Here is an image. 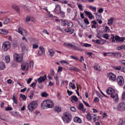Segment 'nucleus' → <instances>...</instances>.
Here are the masks:
<instances>
[{
	"instance_id": "obj_1",
	"label": "nucleus",
	"mask_w": 125,
	"mask_h": 125,
	"mask_svg": "<svg viewBox=\"0 0 125 125\" xmlns=\"http://www.w3.org/2000/svg\"><path fill=\"white\" fill-rule=\"evenodd\" d=\"M106 92L108 94L111 95V97L114 99L115 102L118 100V95L115 93V91L113 89L111 88H108Z\"/></svg>"
},
{
	"instance_id": "obj_2",
	"label": "nucleus",
	"mask_w": 125,
	"mask_h": 125,
	"mask_svg": "<svg viewBox=\"0 0 125 125\" xmlns=\"http://www.w3.org/2000/svg\"><path fill=\"white\" fill-rule=\"evenodd\" d=\"M62 119L63 121L66 123H69L72 119L71 115L69 113L66 112L63 114Z\"/></svg>"
},
{
	"instance_id": "obj_3",
	"label": "nucleus",
	"mask_w": 125,
	"mask_h": 125,
	"mask_svg": "<svg viewBox=\"0 0 125 125\" xmlns=\"http://www.w3.org/2000/svg\"><path fill=\"white\" fill-rule=\"evenodd\" d=\"M37 105L38 104L36 102H31L28 105V109L30 112H32L37 107Z\"/></svg>"
},
{
	"instance_id": "obj_4",
	"label": "nucleus",
	"mask_w": 125,
	"mask_h": 125,
	"mask_svg": "<svg viewBox=\"0 0 125 125\" xmlns=\"http://www.w3.org/2000/svg\"><path fill=\"white\" fill-rule=\"evenodd\" d=\"M11 47L10 43L9 42H5L3 43L2 48L5 51L10 49Z\"/></svg>"
},
{
	"instance_id": "obj_5",
	"label": "nucleus",
	"mask_w": 125,
	"mask_h": 125,
	"mask_svg": "<svg viewBox=\"0 0 125 125\" xmlns=\"http://www.w3.org/2000/svg\"><path fill=\"white\" fill-rule=\"evenodd\" d=\"M117 81L118 84L119 86H122L124 84V79L122 76H118L117 78Z\"/></svg>"
},
{
	"instance_id": "obj_6",
	"label": "nucleus",
	"mask_w": 125,
	"mask_h": 125,
	"mask_svg": "<svg viewBox=\"0 0 125 125\" xmlns=\"http://www.w3.org/2000/svg\"><path fill=\"white\" fill-rule=\"evenodd\" d=\"M14 59L16 62H21L22 60V55L15 53L14 55Z\"/></svg>"
},
{
	"instance_id": "obj_7",
	"label": "nucleus",
	"mask_w": 125,
	"mask_h": 125,
	"mask_svg": "<svg viewBox=\"0 0 125 125\" xmlns=\"http://www.w3.org/2000/svg\"><path fill=\"white\" fill-rule=\"evenodd\" d=\"M54 106V104L50 100H46V104L44 105V107L47 108H52Z\"/></svg>"
},
{
	"instance_id": "obj_8",
	"label": "nucleus",
	"mask_w": 125,
	"mask_h": 125,
	"mask_svg": "<svg viewBox=\"0 0 125 125\" xmlns=\"http://www.w3.org/2000/svg\"><path fill=\"white\" fill-rule=\"evenodd\" d=\"M117 109L119 111H125V104L123 102L119 104L118 105Z\"/></svg>"
},
{
	"instance_id": "obj_9",
	"label": "nucleus",
	"mask_w": 125,
	"mask_h": 125,
	"mask_svg": "<svg viewBox=\"0 0 125 125\" xmlns=\"http://www.w3.org/2000/svg\"><path fill=\"white\" fill-rule=\"evenodd\" d=\"M107 77H109L110 80L113 82L115 81L116 80V76L112 73H107Z\"/></svg>"
},
{
	"instance_id": "obj_10",
	"label": "nucleus",
	"mask_w": 125,
	"mask_h": 125,
	"mask_svg": "<svg viewBox=\"0 0 125 125\" xmlns=\"http://www.w3.org/2000/svg\"><path fill=\"white\" fill-rule=\"evenodd\" d=\"M17 31L23 36H25L27 35V33L25 30L21 27L18 28Z\"/></svg>"
},
{
	"instance_id": "obj_11",
	"label": "nucleus",
	"mask_w": 125,
	"mask_h": 125,
	"mask_svg": "<svg viewBox=\"0 0 125 125\" xmlns=\"http://www.w3.org/2000/svg\"><path fill=\"white\" fill-rule=\"evenodd\" d=\"M28 63L27 62H24L22 63L21 67L23 70H27L28 69Z\"/></svg>"
},
{
	"instance_id": "obj_12",
	"label": "nucleus",
	"mask_w": 125,
	"mask_h": 125,
	"mask_svg": "<svg viewBox=\"0 0 125 125\" xmlns=\"http://www.w3.org/2000/svg\"><path fill=\"white\" fill-rule=\"evenodd\" d=\"M47 79L46 75H45L43 76H41L38 79V81L39 83L43 82Z\"/></svg>"
},
{
	"instance_id": "obj_13",
	"label": "nucleus",
	"mask_w": 125,
	"mask_h": 125,
	"mask_svg": "<svg viewBox=\"0 0 125 125\" xmlns=\"http://www.w3.org/2000/svg\"><path fill=\"white\" fill-rule=\"evenodd\" d=\"M61 7L58 4L56 5L55 8L54 10V11L59 13V12L61 11Z\"/></svg>"
},
{
	"instance_id": "obj_14",
	"label": "nucleus",
	"mask_w": 125,
	"mask_h": 125,
	"mask_svg": "<svg viewBox=\"0 0 125 125\" xmlns=\"http://www.w3.org/2000/svg\"><path fill=\"white\" fill-rule=\"evenodd\" d=\"M115 40L117 41L121 42L124 41V39L123 37H120L119 36H115Z\"/></svg>"
},
{
	"instance_id": "obj_15",
	"label": "nucleus",
	"mask_w": 125,
	"mask_h": 125,
	"mask_svg": "<svg viewBox=\"0 0 125 125\" xmlns=\"http://www.w3.org/2000/svg\"><path fill=\"white\" fill-rule=\"evenodd\" d=\"M78 109L82 110L84 112H85L86 110V109H84L83 105L82 103H80L79 105V107Z\"/></svg>"
},
{
	"instance_id": "obj_16",
	"label": "nucleus",
	"mask_w": 125,
	"mask_h": 125,
	"mask_svg": "<svg viewBox=\"0 0 125 125\" xmlns=\"http://www.w3.org/2000/svg\"><path fill=\"white\" fill-rule=\"evenodd\" d=\"M12 9L16 10L19 13L20 11L19 7L15 4H12Z\"/></svg>"
},
{
	"instance_id": "obj_17",
	"label": "nucleus",
	"mask_w": 125,
	"mask_h": 125,
	"mask_svg": "<svg viewBox=\"0 0 125 125\" xmlns=\"http://www.w3.org/2000/svg\"><path fill=\"white\" fill-rule=\"evenodd\" d=\"M73 120L74 122L76 123H81L82 122L81 118L78 117H75L74 119Z\"/></svg>"
},
{
	"instance_id": "obj_18",
	"label": "nucleus",
	"mask_w": 125,
	"mask_h": 125,
	"mask_svg": "<svg viewBox=\"0 0 125 125\" xmlns=\"http://www.w3.org/2000/svg\"><path fill=\"white\" fill-rule=\"evenodd\" d=\"M48 52L49 53V55L51 57H52L54 53V51L52 49H50L48 50Z\"/></svg>"
},
{
	"instance_id": "obj_19",
	"label": "nucleus",
	"mask_w": 125,
	"mask_h": 125,
	"mask_svg": "<svg viewBox=\"0 0 125 125\" xmlns=\"http://www.w3.org/2000/svg\"><path fill=\"white\" fill-rule=\"evenodd\" d=\"M54 110L55 112H57L58 113L61 112V108L60 107L57 106L54 107Z\"/></svg>"
},
{
	"instance_id": "obj_20",
	"label": "nucleus",
	"mask_w": 125,
	"mask_h": 125,
	"mask_svg": "<svg viewBox=\"0 0 125 125\" xmlns=\"http://www.w3.org/2000/svg\"><path fill=\"white\" fill-rule=\"evenodd\" d=\"M5 68V65L4 62H0V69L2 70Z\"/></svg>"
},
{
	"instance_id": "obj_21",
	"label": "nucleus",
	"mask_w": 125,
	"mask_h": 125,
	"mask_svg": "<svg viewBox=\"0 0 125 125\" xmlns=\"http://www.w3.org/2000/svg\"><path fill=\"white\" fill-rule=\"evenodd\" d=\"M71 70H73L75 72H79L80 71V70L76 67L73 66L70 69Z\"/></svg>"
},
{
	"instance_id": "obj_22",
	"label": "nucleus",
	"mask_w": 125,
	"mask_h": 125,
	"mask_svg": "<svg viewBox=\"0 0 125 125\" xmlns=\"http://www.w3.org/2000/svg\"><path fill=\"white\" fill-rule=\"evenodd\" d=\"M5 61L6 62L8 63L10 62V58L9 56H6L5 58Z\"/></svg>"
},
{
	"instance_id": "obj_23",
	"label": "nucleus",
	"mask_w": 125,
	"mask_h": 125,
	"mask_svg": "<svg viewBox=\"0 0 125 125\" xmlns=\"http://www.w3.org/2000/svg\"><path fill=\"white\" fill-rule=\"evenodd\" d=\"M114 21V19L113 18L111 17V18L109 20H108V24L109 25H111Z\"/></svg>"
},
{
	"instance_id": "obj_24",
	"label": "nucleus",
	"mask_w": 125,
	"mask_h": 125,
	"mask_svg": "<svg viewBox=\"0 0 125 125\" xmlns=\"http://www.w3.org/2000/svg\"><path fill=\"white\" fill-rule=\"evenodd\" d=\"M71 97L72 99L71 100V101L72 102H73V100H74L75 102H76L78 101V99L76 96L75 95L73 96H72Z\"/></svg>"
},
{
	"instance_id": "obj_25",
	"label": "nucleus",
	"mask_w": 125,
	"mask_h": 125,
	"mask_svg": "<svg viewBox=\"0 0 125 125\" xmlns=\"http://www.w3.org/2000/svg\"><path fill=\"white\" fill-rule=\"evenodd\" d=\"M0 33L4 34H6L8 33V32L6 30L1 29L0 30Z\"/></svg>"
},
{
	"instance_id": "obj_26",
	"label": "nucleus",
	"mask_w": 125,
	"mask_h": 125,
	"mask_svg": "<svg viewBox=\"0 0 125 125\" xmlns=\"http://www.w3.org/2000/svg\"><path fill=\"white\" fill-rule=\"evenodd\" d=\"M94 69L98 71H100L101 69L100 67L99 66L95 65L94 67Z\"/></svg>"
},
{
	"instance_id": "obj_27",
	"label": "nucleus",
	"mask_w": 125,
	"mask_h": 125,
	"mask_svg": "<svg viewBox=\"0 0 125 125\" xmlns=\"http://www.w3.org/2000/svg\"><path fill=\"white\" fill-rule=\"evenodd\" d=\"M46 104V100L44 101L42 103L41 105V108L42 109H45V107H44V105Z\"/></svg>"
},
{
	"instance_id": "obj_28",
	"label": "nucleus",
	"mask_w": 125,
	"mask_h": 125,
	"mask_svg": "<svg viewBox=\"0 0 125 125\" xmlns=\"http://www.w3.org/2000/svg\"><path fill=\"white\" fill-rule=\"evenodd\" d=\"M39 48L40 50V51H41V52L42 54H45V52L44 49L42 46L39 47Z\"/></svg>"
},
{
	"instance_id": "obj_29",
	"label": "nucleus",
	"mask_w": 125,
	"mask_h": 125,
	"mask_svg": "<svg viewBox=\"0 0 125 125\" xmlns=\"http://www.w3.org/2000/svg\"><path fill=\"white\" fill-rule=\"evenodd\" d=\"M86 118L88 121H90L91 120V118L90 115V113H88L86 115Z\"/></svg>"
},
{
	"instance_id": "obj_30",
	"label": "nucleus",
	"mask_w": 125,
	"mask_h": 125,
	"mask_svg": "<svg viewBox=\"0 0 125 125\" xmlns=\"http://www.w3.org/2000/svg\"><path fill=\"white\" fill-rule=\"evenodd\" d=\"M69 85L71 86L73 89H74L75 88V84L74 83L72 84L71 82L69 83Z\"/></svg>"
},
{
	"instance_id": "obj_31",
	"label": "nucleus",
	"mask_w": 125,
	"mask_h": 125,
	"mask_svg": "<svg viewBox=\"0 0 125 125\" xmlns=\"http://www.w3.org/2000/svg\"><path fill=\"white\" fill-rule=\"evenodd\" d=\"M65 31L66 32H71V33L72 34L74 32V30H73L72 29L71 30H69L68 29H65Z\"/></svg>"
},
{
	"instance_id": "obj_32",
	"label": "nucleus",
	"mask_w": 125,
	"mask_h": 125,
	"mask_svg": "<svg viewBox=\"0 0 125 125\" xmlns=\"http://www.w3.org/2000/svg\"><path fill=\"white\" fill-rule=\"evenodd\" d=\"M67 22V21L64 20L61 23V25L62 26H64L66 25Z\"/></svg>"
},
{
	"instance_id": "obj_33",
	"label": "nucleus",
	"mask_w": 125,
	"mask_h": 125,
	"mask_svg": "<svg viewBox=\"0 0 125 125\" xmlns=\"http://www.w3.org/2000/svg\"><path fill=\"white\" fill-rule=\"evenodd\" d=\"M48 95V94L46 92L42 93L41 94V96L43 97H45L47 96Z\"/></svg>"
},
{
	"instance_id": "obj_34",
	"label": "nucleus",
	"mask_w": 125,
	"mask_h": 125,
	"mask_svg": "<svg viewBox=\"0 0 125 125\" xmlns=\"http://www.w3.org/2000/svg\"><path fill=\"white\" fill-rule=\"evenodd\" d=\"M10 19L9 18H7L4 21V24H7L9 23V21Z\"/></svg>"
},
{
	"instance_id": "obj_35",
	"label": "nucleus",
	"mask_w": 125,
	"mask_h": 125,
	"mask_svg": "<svg viewBox=\"0 0 125 125\" xmlns=\"http://www.w3.org/2000/svg\"><path fill=\"white\" fill-rule=\"evenodd\" d=\"M73 47H74L75 49H76V50H78L79 51H83L84 50V49H83L80 48L77 46H74Z\"/></svg>"
},
{
	"instance_id": "obj_36",
	"label": "nucleus",
	"mask_w": 125,
	"mask_h": 125,
	"mask_svg": "<svg viewBox=\"0 0 125 125\" xmlns=\"http://www.w3.org/2000/svg\"><path fill=\"white\" fill-rule=\"evenodd\" d=\"M123 119H120L118 123V125H123Z\"/></svg>"
},
{
	"instance_id": "obj_37",
	"label": "nucleus",
	"mask_w": 125,
	"mask_h": 125,
	"mask_svg": "<svg viewBox=\"0 0 125 125\" xmlns=\"http://www.w3.org/2000/svg\"><path fill=\"white\" fill-rule=\"evenodd\" d=\"M58 14H59L62 17H63L65 16L64 13L61 10L59 12Z\"/></svg>"
},
{
	"instance_id": "obj_38",
	"label": "nucleus",
	"mask_w": 125,
	"mask_h": 125,
	"mask_svg": "<svg viewBox=\"0 0 125 125\" xmlns=\"http://www.w3.org/2000/svg\"><path fill=\"white\" fill-rule=\"evenodd\" d=\"M122 99L123 101L125 100V91L122 94Z\"/></svg>"
},
{
	"instance_id": "obj_39",
	"label": "nucleus",
	"mask_w": 125,
	"mask_h": 125,
	"mask_svg": "<svg viewBox=\"0 0 125 125\" xmlns=\"http://www.w3.org/2000/svg\"><path fill=\"white\" fill-rule=\"evenodd\" d=\"M73 24L71 22H70L68 23V28H71Z\"/></svg>"
},
{
	"instance_id": "obj_40",
	"label": "nucleus",
	"mask_w": 125,
	"mask_h": 125,
	"mask_svg": "<svg viewBox=\"0 0 125 125\" xmlns=\"http://www.w3.org/2000/svg\"><path fill=\"white\" fill-rule=\"evenodd\" d=\"M12 100L13 101L14 103L17 104V100L15 99V97L14 95H13V96Z\"/></svg>"
},
{
	"instance_id": "obj_41",
	"label": "nucleus",
	"mask_w": 125,
	"mask_h": 125,
	"mask_svg": "<svg viewBox=\"0 0 125 125\" xmlns=\"http://www.w3.org/2000/svg\"><path fill=\"white\" fill-rule=\"evenodd\" d=\"M20 96L23 98L24 100L25 101L26 100V97L24 95H23L22 94H21L20 95Z\"/></svg>"
},
{
	"instance_id": "obj_42",
	"label": "nucleus",
	"mask_w": 125,
	"mask_h": 125,
	"mask_svg": "<svg viewBox=\"0 0 125 125\" xmlns=\"http://www.w3.org/2000/svg\"><path fill=\"white\" fill-rule=\"evenodd\" d=\"M36 85V84L35 83H31L30 85V86H31L32 87L33 89L35 88V87Z\"/></svg>"
},
{
	"instance_id": "obj_43",
	"label": "nucleus",
	"mask_w": 125,
	"mask_h": 125,
	"mask_svg": "<svg viewBox=\"0 0 125 125\" xmlns=\"http://www.w3.org/2000/svg\"><path fill=\"white\" fill-rule=\"evenodd\" d=\"M83 46L84 47H91V45L87 43H85L83 45Z\"/></svg>"
},
{
	"instance_id": "obj_44",
	"label": "nucleus",
	"mask_w": 125,
	"mask_h": 125,
	"mask_svg": "<svg viewBox=\"0 0 125 125\" xmlns=\"http://www.w3.org/2000/svg\"><path fill=\"white\" fill-rule=\"evenodd\" d=\"M84 22L87 24H89V21L87 19L85 18L84 19Z\"/></svg>"
},
{
	"instance_id": "obj_45",
	"label": "nucleus",
	"mask_w": 125,
	"mask_h": 125,
	"mask_svg": "<svg viewBox=\"0 0 125 125\" xmlns=\"http://www.w3.org/2000/svg\"><path fill=\"white\" fill-rule=\"evenodd\" d=\"M122 56V54L120 52H117L116 57H121Z\"/></svg>"
},
{
	"instance_id": "obj_46",
	"label": "nucleus",
	"mask_w": 125,
	"mask_h": 125,
	"mask_svg": "<svg viewBox=\"0 0 125 125\" xmlns=\"http://www.w3.org/2000/svg\"><path fill=\"white\" fill-rule=\"evenodd\" d=\"M103 37L105 38L106 39H107L108 38V36L107 34L105 33L104 34L103 36Z\"/></svg>"
},
{
	"instance_id": "obj_47",
	"label": "nucleus",
	"mask_w": 125,
	"mask_h": 125,
	"mask_svg": "<svg viewBox=\"0 0 125 125\" xmlns=\"http://www.w3.org/2000/svg\"><path fill=\"white\" fill-rule=\"evenodd\" d=\"M101 39V41H102V42L101 43V44H104L106 42V40H104V39H103L101 37L100 38Z\"/></svg>"
},
{
	"instance_id": "obj_48",
	"label": "nucleus",
	"mask_w": 125,
	"mask_h": 125,
	"mask_svg": "<svg viewBox=\"0 0 125 125\" xmlns=\"http://www.w3.org/2000/svg\"><path fill=\"white\" fill-rule=\"evenodd\" d=\"M111 39H112V42H115V40H114L115 39V36L113 35L112 34L111 35Z\"/></svg>"
},
{
	"instance_id": "obj_49",
	"label": "nucleus",
	"mask_w": 125,
	"mask_h": 125,
	"mask_svg": "<svg viewBox=\"0 0 125 125\" xmlns=\"http://www.w3.org/2000/svg\"><path fill=\"white\" fill-rule=\"evenodd\" d=\"M38 47V45L36 44H33V49H36Z\"/></svg>"
},
{
	"instance_id": "obj_50",
	"label": "nucleus",
	"mask_w": 125,
	"mask_h": 125,
	"mask_svg": "<svg viewBox=\"0 0 125 125\" xmlns=\"http://www.w3.org/2000/svg\"><path fill=\"white\" fill-rule=\"evenodd\" d=\"M62 70V67L59 66L58 70V72H61Z\"/></svg>"
},
{
	"instance_id": "obj_51",
	"label": "nucleus",
	"mask_w": 125,
	"mask_h": 125,
	"mask_svg": "<svg viewBox=\"0 0 125 125\" xmlns=\"http://www.w3.org/2000/svg\"><path fill=\"white\" fill-rule=\"evenodd\" d=\"M67 92L68 95L69 96L71 95L73 93V92L72 91H70L68 89L67 90Z\"/></svg>"
},
{
	"instance_id": "obj_52",
	"label": "nucleus",
	"mask_w": 125,
	"mask_h": 125,
	"mask_svg": "<svg viewBox=\"0 0 125 125\" xmlns=\"http://www.w3.org/2000/svg\"><path fill=\"white\" fill-rule=\"evenodd\" d=\"M56 28L57 30L60 31H63V30L59 26H56Z\"/></svg>"
},
{
	"instance_id": "obj_53",
	"label": "nucleus",
	"mask_w": 125,
	"mask_h": 125,
	"mask_svg": "<svg viewBox=\"0 0 125 125\" xmlns=\"http://www.w3.org/2000/svg\"><path fill=\"white\" fill-rule=\"evenodd\" d=\"M88 17L89 18L90 20H92L93 18H94V17L91 13V14H90V15H89L88 16Z\"/></svg>"
},
{
	"instance_id": "obj_54",
	"label": "nucleus",
	"mask_w": 125,
	"mask_h": 125,
	"mask_svg": "<svg viewBox=\"0 0 125 125\" xmlns=\"http://www.w3.org/2000/svg\"><path fill=\"white\" fill-rule=\"evenodd\" d=\"M54 70L52 69H51L50 70V74L51 75H53L54 74Z\"/></svg>"
},
{
	"instance_id": "obj_55",
	"label": "nucleus",
	"mask_w": 125,
	"mask_h": 125,
	"mask_svg": "<svg viewBox=\"0 0 125 125\" xmlns=\"http://www.w3.org/2000/svg\"><path fill=\"white\" fill-rule=\"evenodd\" d=\"M12 110V108L11 107H8L5 109V110L6 111Z\"/></svg>"
},
{
	"instance_id": "obj_56",
	"label": "nucleus",
	"mask_w": 125,
	"mask_h": 125,
	"mask_svg": "<svg viewBox=\"0 0 125 125\" xmlns=\"http://www.w3.org/2000/svg\"><path fill=\"white\" fill-rule=\"evenodd\" d=\"M83 102L84 104L87 106H89V107H90V106L89 104L86 103L85 101L84 100H83Z\"/></svg>"
},
{
	"instance_id": "obj_57",
	"label": "nucleus",
	"mask_w": 125,
	"mask_h": 125,
	"mask_svg": "<svg viewBox=\"0 0 125 125\" xmlns=\"http://www.w3.org/2000/svg\"><path fill=\"white\" fill-rule=\"evenodd\" d=\"M121 67L120 66H116L115 67V69L118 70H119L121 69Z\"/></svg>"
},
{
	"instance_id": "obj_58",
	"label": "nucleus",
	"mask_w": 125,
	"mask_h": 125,
	"mask_svg": "<svg viewBox=\"0 0 125 125\" xmlns=\"http://www.w3.org/2000/svg\"><path fill=\"white\" fill-rule=\"evenodd\" d=\"M95 43H96L97 44H101V41L98 39H97L96 40Z\"/></svg>"
},
{
	"instance_id": "obj_59",
	"label": "nucleus",
	"mask_w": 125,
	"mask_h": 125,
	"mask_svg": "<svg viewBox=\"0 0 125 125\" xmlns=\"http://www.w3.org/2000/svg\"><path fill=\"white\" fill-rule=\"evenodd\" d=\"M38 87L40 89H42L43 87L42 85V84H37Z\"/></svg>"
},
{
	"instance_id": "obj_60",
	"label": "nucleus",
	"mask_w": 125,
	"mask_h": 125,
	"mask_svg": "<svg viewBox=\"0 0 125 125\" xmlns=\"http://www.w3.org/2000/svg\"><path fill=\"white\" fill-rule=\"evenodd\" d=\"M78 7L79 9H80L81 10H83V9L82 8V6L81 4H79L78 5Z\"/></svg>"
},
{
	"instance_id": "obj_61",
	"label": "nucleus",
	"mask_w": 125,
	"mask_h": 125,
	"mask_svg": "<svg viewBox=\"0 0 125 125\" xmlns=\"http://www.w3.org/2000/svg\"><path fill=\"white\" fill-rule=\"evenodd\" d=\"M43 32L47 34L48 35H49V33L47 31L46 29H45L43 31Z\"/></svg>"
},
{
	"instance_id": "obj_62",
	"label": "nucleus",
	"mask_w": 125,
	"mask_h": 125,
	"mask_svg": "<svg viewBox=\"0 0 125 125\" xmlns=\"http://www.w3.org/2000/svg\"><path fill=\"white\" fill-rule=\"evenodd\" d=\"M71 58L72 59H75V60H79V58H77L74 56H71Z\"/></svg>"
},
{
	"instance_id": "obj_63",
	"label": "nucleus",
	"mask_w": 125,
	"mask_h": 125,
	"mask_svg": "<svg viewBox=\"0 0 125 125\" xmlns=\"http://www.w3.org/2000/svg\"><path fill=\"white\" fill-rule=\"evenodd\" d=\"M95 15L97 19H99L101 17L100 15H98L97 13L95 14Z\"/></svg>"
},
{
	"instance_id": "obj_64",
	"label": "nucleus",
	"mask_w": 125,
	"mask_h": 125,
	"mask_svg": "<svg viewBox=\"0 0 125 125\" xmlns=\"http://www.w3.org/2000/svg\"><path fill=\"white\" fill-rule=\"evenodd\" d=\"M99 98L97 97H95L94 98V102H98L99 101Z\"/></svg>"
}]
</instances>
